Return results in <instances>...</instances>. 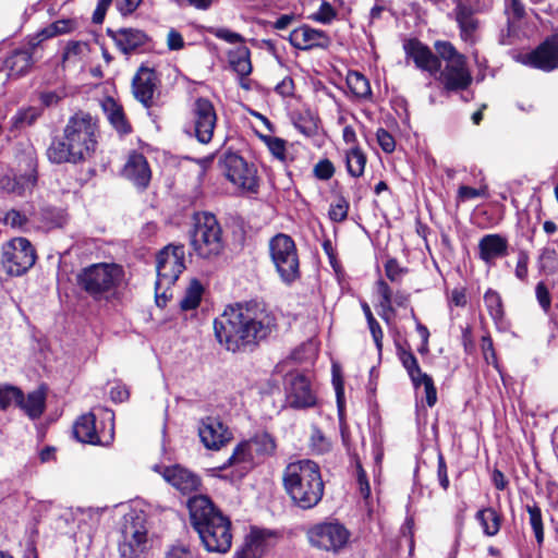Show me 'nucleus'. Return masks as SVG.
I'll return each instance as SVG.
<instances>
[{"mask_svg": "<svg viewBox=\"0 0 558 558\" xmlns=\"http://www.w3.org/2000/svg\"><path fill=\"white\" fill-rule=\"evenodd\" d=\"M337 16L336 10L329 2H323L319 9L313 14V20L323 24H329Z\"/></svg>", "mask_w": 558, "mask_h": 558, "instance_id": "6e6d98bb", "label": "nucleus"}, {"mask_svg": "<svg viewBox=\"0 0 558 558\" xmlns=\"http://www.w3.org/2000/svg\"><path fill=\"white\" fill-rule=\"evenodd\" d=\"M101 108L111 123V125L121 134H126L131 131L122 107L111 97H107L101 101Z\"/></svg>", "mask_w": 558, "mask_h": 558, "instance_id": "c85d7f7f", "label": "nucleus"}, {"mask_svg": "<svg viewBox=\"0 0 558 558\" xmlns=\"http://www.w3.org/2000/svg\"><path fill=\"white\" fill-rule=\"evenodd\" d=\"M36 253L25 238H14L2 246V266L10 276H21L35 264Z\"/></svg>", "mask_w": 558, "mask_h": 558, "instance_id": "ddd939ff", "label": "nucleus"}, {"mask_svg": "<svg viewBox=\"0 0 558 558\" xmlns=\"http://www.w3.org/2000/svg\"><path fill=\"white\" fill-rule=\"evenodd\" d=\"M191 245L194 253L202 258H213L221 254L225 247L222 230L214 215L204 214L197 218Z\"/></svg>", "mask_w": 558, "mask_h": 558, "instance_id": "1a4fd4ad", "label": "nucleus"}, {"mask_svg": "<svg viewBox=\"0 0 558 558\" xmlns=\"http://www.w3.org/2000/svg\"><path fill=\"white\" fill-rule=\"evenodd\" d=\"M434 48L440 60L446 62L445 68L438 72V80L442 83L445 89H465L472 82L465 56L458 52L454 46L446 40H437Z\"/></svg>", "mask_w": 558, "mask_h": 558, "instance_id": "39448f33", "label": "nucleus"}, {"mask_svg": "<svg viewBox=\"0 0 558 558\" xmlns=\"http://www.w3.org/2000/svg\"><path fill=\"white\" fill-rule=\"evenodd\" d=\"M69 96L68 88L60 86L53 90H44L39 94V100L45 107L58 105L62 99Z\"/></svg>", "mask_w": 558, "mask_h": 558, "instance_id": "09e8293b", "label": "nucleus"}, {"mask_svg": "<svg viewBox=\"0 0 558 558\" xmlns=\"http://www.w3.org/2000/svg\"><path fill=\"white\" fill-rule=\"evenodd\" d=\"M204 294V287L197 279H192L180 301L182 311H192L198 307Z\"/></svg>", "mask_w": 558, "mask_h": 558, "instance_id": "c9c22d12", "label": "nucleus"}, {"mask_svg": "<svg viewBox=\"0 0 558 558\" xmlns=\"http://www.w3.org/2000/svg\"><path fill=\"white\" fill-rule=\"evenodd\" d=\"M121 174L140 190H145L151 179V170L146 157L137 151L128 155Z\"/></svg>", "mask_w": 558, "mask_h": 558, "instance_id": "6ab92c4d", "label": "nucleus"}, {"mask_svg": "<svg viewBox=\"0 0 558 558\" xmlns=\"http://www.w3.org/2000/svg\"><path fill=\"white\" fill-rule=\"evenodd\" d=\"M231 68L240 75L247 76L252 72L251 52L243 44L228 52Z\"/></svg>", "mask_w": 558, "mask_h": 558, "instance_id": "7c9ffc66", "label": "nucleus"}, {"mask_svg": "<svg viewBox=\"0 0 558 558\" xmlns=\"http://www.w3.org/2000/svg\"><path fill=\"white\" fill-rule=\"evenodd\" d=\"M466 291L464 288H454L448 298L449 306L464 307L466 305Z\"/></svg>", "mask_w": 558, "mask_h": 558, "instance_id": "0e129e2a", "label": "nucleus"}, {"mask_svg": "<svg viewBox=\"0 0 558 558\" xmlns=\"http://www.w3.org/2000/svg\"><path fill=\"white\" fill-rule=\"evenodd\" d=\"M311 446L317 453H324L330 449V441L319 429H314L311 435Z\"/></svg>", "mask_w": 558, "mask_h": 558, "instance_id": "4d7b16f0", "label": "nucleus"}, {"mask_svg": "<svg viewBox=\"0 0 558 558\" xmlns=\"http://www.w3.org/2000/svg\"><path fill=\"white\" fill-rule=\"evenodd\" d=\"M10 76H21L28 72L33 65V58L28 51H14L5 61Z\"/></svg>", "mask_w": 558, "mask_h": 558, "instance_id": "473e14b6", "label": "nucleus"}, {"mask_svg": "<svg viewBox=\"0 0 558 558\" xmlns=\"http://www.w3.org/2000/svg\"><path fill=\"white\" fill-rule=\"evenodd\" d=\"M526 511L529 512V515H530V524L535 534V538L538 544H542L544 541V527H543L541 509L536 505H533V506L527 505Z\"/></svg>", "mask_w": 558, "mask_h": 558, "instance_id": "de8ad7c7", "label": "nucleus"}, {"mask_svg": "<svg viewBox=\"0 0 558 558\" xmlns=\"http://www.w3.org/2000/svg\"><path fill=\"white\" fill-rule=\"evenodd\" d=\"M535 296L543 312L548 314L551 307V296L544 281H541L536 284Z\"/></svg>", "mask_w": 558, "mask_h": 558, "instance_id": "3c124183", "label": "nucleus"}, {"mask_svg": "<svg viewBox=\"0 0 558 558\" xmlns=\"http://www.w3.org/2000/svg\"><path fill=\"white\" fill-rule=\"evenodd\" d=\"M210 34L214 35L216 38L221 39L228 44H244L245 39L244 37L235 33L229 28L226 27H215L210 28Z\"/></svg>", "mask_w": 558, "mask_h": 558, "instance_id": "8fccbe9b", "label": "nucleus"}, {"mask_svg": "<svg viewBox=\"0 0 558 558\" xmlns=\"http://www.w3.org/2000/svg\"><path fill=\"white\" fill-rule=\"evenodd\" d=\"M185 251L183 245H168L159 252L156 260V300L166 301L167 291L178 280L185 268Z\"/></svg>", "mask_w": 558, "mask_h": 558, "instance_id": "6e6552de", "label": "nucleus"}, {"mask_svg": "<svg viewBox=\"0 0 558 558\" xmlns=\"http://www.w3.org/2000/svg\"><path fill=\"white\" fill-rule=\"evenodd\" d=\"M347 85L357 98H367L372 94L368 80L360 72L349 71L347 74Z\"/></svg>", "mask_w": 558, "mask_h": 558, "instance_id": "4c0bfd02", "label": "nucleus"}, {"mask_svg": "<svg viewBox=\"0 0 558 558\" xmlns=\"http://www.w3.org/2000/svg\"><path fill=\"white\" fill-rule=\"evenodd\" d=\"M20 397V389L11 386L0 387V408L4 409L12 403H16Z\"/></svg>", "mask_w": 558, "mask_h": 558, "instance_id": "bf43d9fd", "label": "nucleus"}, {"mask_svg": "<svg viewBox=\"0 0 558 558\" xmlns=\"http://www.w3.org/2000/svg\"><path fill=\"white\" fill-rule=\"evenodd\" d=\"M215 336L228 351L239 352L258 344L276 329L275 315L257 303L228 306L215 319Z\"/></svg>", "mask_w": 558, "mask_h": 558, "instance_id": "f257e3e1", "label": "nucleus"}, {"mask_svg": "<svg viewBox=\"0 0 558 558\" xmlns=\"http://www.w3.org/2000/svg\"><path fill=\"white\" fill-rule=\"evenodd\" d=\"M256 458L253 448L248 440L240 442L233 450V453L228 459V464L233 465L236 463L253 462Z\"/></svg>", "mask_w": 558, "mask_h": 558, "instance_id": "a18cd8bd", "label": "nucleus"}, {"mask_svg": "<svg viewBox=\"0 0 558 558\" xmlns=\"http://www.w3.org/2000/svg\"><path fill=\"white\" fill-rule=\"evenodd\" d=\"M193 131L197 141L208 144L217 124V113L214 105L206 98L195 100L192 109Z\"/></svg>", "mask_w": 558, "mask_h": 558, "instance_id": "dca6fc26", "label": "nucleus"}, {"mask_svg": "<svg viewBox=\"0 0 558 558\" xmlns=\"http://www.w3.org/2000/svg\"><path fill=\"white\" fill-rule=\"evenodd\" d=\"M282 485L293 505L303 510L316 507L324 496L320 468L310 459L289 462L282 471Z\"/></svg>", "mask_w": 558, "mask_h": 558, "instance_id": "20e7f679", "label": "nucleus"}, {"mask_svg": "<svg viewBox=\"0 0 558 558\" xmlns=\"http://www.w3.org/2000/svg\"><path fill=\"white\" fill-rule=\"evenodd\" d=\"M537 263L542 274L548 276L558 272V250L549 246L544 247Z\"/></svg>", "mask_w": 558, "mask_h": 558, "instance_id": "ea45409f", "label": "nucleus"}, {"mask_svg": "<svg viewBox=\"0 0 558 558\" xmlns=\"http://www.w3.org/2000/svg\"><path fill=\"white\" fill-rule=\"evenodd\" d=\"M123 279V269L117 264H94L78 275L81 287L95 299L113 292Z\"/></svg>", "mask_w": 558, "mask_h": 558, "instance_id": "423d86ee", "label": "nucleus"}, {"mask_svg": "<svg viewBox=\"0 0 558 558\" xmlns=\"http://www.w3.org/2000/svg\"><path fill=\"white\" fill-rule=\"evenodd\" d=\"M290 44L300 50H310L314 48H327L331 40L330 37L320 29L302 25L293 29L289 35Z\"/></svg>", "mask_w": 558, "mask_h": 558, "instance_id": "412c9836", "label": "nucleus"}, {"mask_svg": "<svg viewBox=\"0 0 558 558\" xmlns=\"http://www.w3.org/2000/svg\"><path fill=\"white\" fill-rule=\"evenodd\" d=\"M366 155L360 146H352L345 151V165L348 173L353 178L363 175L366 166Z\"/></svg>", "mask_w": 558, "mask_h": 558, "instance_id": "f704fd0d", "label": "nucleus"}, {"mask_svg": "<svg viewBox=\"0 0 558 558\" xmlns=\"http://www.w3.org/2000/svg\"><path fill=\"white\" fill-rule=\"evenodd\" d=\"M162 476L169 484L184 494L197 490L201 485V480L196 474L180 465L165 468Z\"/></svg>", "mask_w": 558, "mask_h": 558, "instance_id": "4be33fe9", "label": "nucleus"}, {"mask_svg": "<svg viewBox=\"0 0 558 558\" xmlns=\"http://www.w3.org/2000/svg\"><path fill=\"white\" fill-rule=\"evenodd\" d=\"M73 20H59L44 28L40 33L44 39L51 38L58 35L70 33L75 28Z\"/></svg>", "mask_w": 558, "mask_h": 558, "instance_id": "49530a36", "label": "nucleus"}, {"mask_svg": "<svg viewBox=\"0 0 558 558\" xmlns=\"http://www.w3.org/2000/svg\"><path fill=\"white\" fill-rule=\"evenodd\" d=\"M147 547L146 515L132 510L123 517L119 551L122 558H142Z\"/></svg>", "mask_w": 558, "mask_h": 558, "instance_id": "9d476101", "label": "nucleus"}, {"mask_svg": "<svg viewBox=\"0 0 558 558\" xmlns=\"http://www.w3.org/2000/svg\"><path fill=\"white\" fill-rule=\"evenodd\" d=\"M403 49L405 56L412 59L418 69L426 71L432 75L439 72L441 66L440 57L438 54H434L432 50L420 40L414 38L405 40Z\"/></svg>", "mask_w": 558, "mask_h": 558, "instance_id": "aec40b11", "label": "nucleus"}, {"mask_svg": "<svg viewBox=\"0 0 558 558\" xmlns=\"http://www.w3.org/2000/svg\"><path fill=\"white\" fill-rule=\"evenodd\" d=\"M421 385L424 386L426 403L428 407H434L437 402V391L434 386V381L429 375L424 376L421 379Z\"/></svg>", "mask_w": 558, "mask_h": 558, "instance_id": "680f3d73", "label": "nucleus"}, {"mask_svg": "<svg viewBox=\"0 0 558 558\" xmlns=\"http://www.w3.org/2000/svg\"><path fill=\"white\" fill-rule=\"evenodd\" d=\"M226 178L236 187L246 192H256L258 187L257 171L235 153H226L221 160Z\"/></svg>", "mask_w": 558, "mask_h": 558, "instance_id": "4468645a", "label": "nucleus"}, {"mask_svg": "<svg viewBox=\"0 0 558 558\" xmlns=\"http://www.w3.org/2000/svg\"><path fill=\"white\" fill-rule=\"evenodd\" d=\"M112 38L124 53H129L146 41V35L140 29L121 28L113 33Z\"/></svg>", "mask_w": 558, "mask_h": 558, "instance_id": "cd10ccee", "label": "nucleus"}, {"mask_svg": "<svg viewBox=\"0 0 558 558\" xmlns=\"http://www.w3.org/2000/svg\"><path fill=\"white\" fill-rule=\"evenodd\" d=\"M481 347H482V351H483L485 360L488 363L492 362L495 365V367H497V359H496V353L494 350V344H493L492 338L489 336H484L482 338Z\"/></svg>", "mask_w": 558, "mask_h": 558, "instance_id": "69168bd1", "label": "nucleus"}, {"mask_svg": "<svg viewBox=\"0 0 558 558\" xmlns=\"http://www.w3.org/2000/svg\"><path fill=\"white\" fill-rule=\"evenodd\" d=\"M456 20L460 26L462 39L471 40L477 28V21L473 17L472 10L459 2L456 8Z\"/></svg>", "mask_w": 558, "mask_h": 558, "instance_id": "2f4dec72", "label": "nucleus"}, {"mask_svg": "<svg viewBox=\"0 0 558 558\" xmlns=\"http://www.w3.org/2000/svg\"><path fill=\"white\" fill-rule=\"evenodd\" d=\"M318 180L327 181L335 174V167L329 159L319 160L313 169Z\"/></svg>", "mask_w": 558, "mask_h": 558, "instance_id": "5fc2aeb1", "label": "nucleus"}, {"mask_svg": "<svg viewBox=\"0 0 558 558\" xmlns=\"http://www.w3.org/2000/svg\"><path fill=\"white\" fill-rule=\"evenodd\" d=\"M167 46L170 50H180L184 47V39L177 29L171 28L168 32Z\"/></svg>", "mask_w": 558, "mask_h": 558, "instance_id": "338daca9", "label": "nucleus"}, {"mask_svg": "<svg viewBox=\"0 0 558 558\" xmlns=\"http://www.w3.org/2000/svg\"><path fill=\"white\" fill-rule=\"evenodd\" d=\"M508 252V241L500 234H486L478 242L480 258L486 264L504 257Z\"/></svg>", "mask_w": 558, "mask_h": 558, "instance_id": "5701e85b", "label": "nucleus"}, {"mask_svg": "<svg viewBox=\"0 0 558 558\" xmlns=\"http://www.w3.org/2000/svg\"><path fill=\"white\" fill-rule=\"evenodd\" d=\"M385 272L389 280L399 281L405 274V269L402 268L396 259L390 258L385 264Z\"/></svg>", "mask_w": 558, "mask_h": 558, "instance_id": "052dcab7", "label": "nucleus"}, {"mask_svg": "<svg viewBox=\"0 0 558 558\" xmlns=\"http://www.w3.org/2000/svg\"><path fill=\"white\" fill-rule=\"evenodd\" d=\"M190 519L204 547L213 553H227L232 544L231 521L205 495L192 497L187 504Z\"/></svg>", "mask_w": 558, "mask_h": 558, "instance_id": "7ed1b4c3", "label": "nucleus"}, {"mask_svg": "<svg viewBox=\"0 0 558 558\" xmlns=\"http://www.w3.org/2000/svg\"><path fill=\"white\" fill-rule=\"evenodd\" d=\"M29 418H38L46 408V389L39 387L29 392L26 397L20 390V397L15 403Z\"/></svg>", "mask_w": 558, "mask_h": 558, "instance_id": "393cba45", "label": "nucleus"}, {"mask_svg": "<svg viewBox=\"0 0 558 558\" xmlns=\"http://www.w3.org/2000/svg\"><path fill=\"white\" fill-rule=\"evenodd\" d=\"M36 182L37 175L35 169H32L28 173L19 177L5 174L0 178V190L5 193L22 196L26 192L32 191Z\"/></svg>", "mask_w": 558, "mask_h": 558, "instance_id": "b1692460", "label": "nucleus"}, {"mask_svg": "<svg viewBox=\"0 0 558 558\" xmlns=\"http://www.w3.org/2000/svg\"><path fill=\"white\" fill-rule=\"evenodd\" d=\"M269 534L262 530H252L246 536L245 543L240 551H238V558H260L267 547V537Z\"/></svg>", "mask_w": 558, "mask_h": 558, "instance_id": "bb28decb", "label": "nucleus"}, {"mask_svg": "<svg viewBox=\"0 0 558 558\" xmlns=\"http://www.w3.org/2000/svg\"><path fill=\"white\" fill-rule=\"evenodd\" d=\"M377 291L381 296L379 306H380V317L389 324L395 315V310L392 306V295L391 290L388 284L384 280H379L377 282Z\"/></svg>", "mask_w": 558, "mask_h": 558, "instance_id": "58836bf2", "label": "nucleus"}, {"mask_svg": "<svg viewBox=\"0 0 558 558\" xmlns=\"http://www.w3.org/2000/svg\"><path fill=\"white\" fill-rule=\"evenodd\" d=\"M376 138H377L378 145L385 153L391 154L395 150L396 141H395L393 136L385 129L377 130Z\"/></svg>", "mask_w": 558, "mask_h": 558, "instance_id": "13d9d810", "label": "nucleus"}, {"mask_svg": "<svg viewBox=\"0 0 558 558\" xmlns=\"http://www.w3.org/2000/svg\"><path fill=\"white\" fill-rule=\"evenodd\" d=\"M89 51L88 44L85 41H70L63 51L62 62L76 63L84 58Z\"/></svg>", "mask_w": 558, "mask_h": 558, "instance_id": "37998d69", "label": "nucleus"}, {"mask_svg": "<svg viewBox=\"0 0 558 558\" xmlns=\"http://www.w3.org/2000/svg\"><path fill=\"white\" fill-rule=\"evenodd\" d=\"M476 520L482 525L485 535L495 536L498 534L501 526V517L494 508L478 510Z\"/></svg>", "mask_w": 558, "mask_h": 558, "instance_id": "72a5a7b5", "label": "nucleus"}, {"mask_svg": "<svg viewBox=\"0 0 558 558\" xmlns=\"http://www.w3.org/2000/svg\"><path fill=\"white\" fill-rule=\"evenodd\" d=\"M306 538L316 549L339 554L349 545L351 532L339 521L329 520L312 525Z\"/></svg>", "mask_w": 558, "mask_h": 558, "instance_id": "9b49d317", "label": "nucleus"}, {"mask_svg": "<svg viewBox=\"0 0 558 558\" xmlns=\"http://www.w3.org/2000/svg\"><path fill=\"white\" fill-rule=\"evenodd\" d=\"M98 426L94 413H87L77 418L74 425V435L81 442L108 446L113 441V413L106 410Z\"/></svg>", "mask_w": 558, "mask_h": 558, "instance_id": "f8f14e48", "label": "nucleus"}, {"mask_svg": "<svg viewBox=\"0 0 558 558\" xmlns=\"http://www.w3.org/2000/svg\"><path fill=\"white\" fill-rule=\"evenodd\" d=\"M349 203L339 197L333 204L330 205L329 217L332 221H343L348 216Z\"/></svg>", "mask_w": 558, "mask_h": 558, "instance_id": "603ef678", "label": "nucleus"}, {"mask_svg": "<svg viewBox=\"0 0 558 558\" xmlns=\"http://www.w3.org/2000/svg\"><path fill=\"white\" fill-rule=\"evenodd\" d=\"M41 111L35 107L21 108L10 120L11 130H20L33 124Z\"/></svg>", "mask_w": 558, "mask_h": 558, "instance_id": "79ce46f5", "label": "nucleus"}, {"mask_svg": "<svg viewBox=\"0 0 558 558\" xmlns=\"http://www.w3.org/2000/svg\"><path fill=\"white\" fill-rule=\"evenodd\" d=\"M198 436L208 450L218 451L232 440L231 430L218 418L205 417L198 425Z\"/></svg>", "mask_w": 558, "mask_h": 558, "instance_id": "f3484780", "label": "nucleus"}, {"mask_svg": "<svg viewBox=\"0 0 558 558\" xmlns=\"http://www.w3.org/2000/svg\"><path fill=\"white\" fill-rule=\"evenodd\" d=\"M248 441L256 457L271 456L276 451V441L267 433L257 434Z\"/></svg>", "mask_w": 558, "mask_h": 558, "instance_id": "a19ab883", "label": "nucleus"}, {"mask_svg": "<svg viewBox=\"0 0 558 558\" xmlns=\"http://www.w3.org/2000/svg\"><path fill=\"white\" fill-rule=\"evenodd\" d=\"M132 86L135 98L149 107L155 89L153 71L142 68L134 76Z\"/></svg>", "mask_w": 558, "mask_h": 558, "instance_id": "a878e982", "label": "nucleus"}, {"mask_svg": "<svg viewBox=\"0 0 558 558\" xmlns=\"http://www.w3.org/2000/svg\"><path fill=\"white\" fill-rule=\"evenodd\" d=\"M286 402L293 409H306L317 405L316 391L305 375L291 374L287 378Z\"/></svg>", "mask_w": 558, "mask_h": 558, "instance_id": "2eb2a0df", "label": "nucleus"}, {"mask_svg": "<svg viewBox=\"0 0 558 558\" xmlns=\"http://www.w3.org/2000/svg\"><path fill=\"white\" fill-rule=\"evenodd\" d=\"M165 558H193V555L184 546H173L166 553Z\"/></svg>", "mask_w": 558, "mask_h": 558, "instance_id": "774afa93", "label": "nucleus"}, {"mask_svg": "<svg viewBox=\"0 0 558 558\" xmlns=\"http://www.w3.org/2000/svg\"><path fill=\"white\" fill-rule=\"evenodd\" d=\"M521 61L543 71L558 68V33L548 37L534 51L522 56Z\"/></svg>", "mask_w": 558, "mask_h": 558, "instance_id": "a211bd4d", "label": "nucleus"}, {"mask_svg": "<svg viewBox=\"0 0 558 558\" xmlns=\"http://www.w3.org/2000/svg\"><path fill=\"white\" fill-rule=\"evenodd\" d=\"M269 255L280 279L291 284L300 278V260L293 239L278 233L269 241Z\"/></svg>", "mask_w": 558, "mask_h": 558, "instance_id": "0eeeda50", "label": "nucleus"}, {"mask_svg": "<svg viewBox=\"0 0 558 558\" xmlns=\"http://www.w3.org/2000/svg\"><path fill=\"white\" fill-rule=\"evenodd\" d=\"M486 194H487L486 186L475 189V187H471V186H466V185H461L458 190L457 198L459 202H466V201H470L473 198L484 197V196H486Z\"/></svg>", "mask_w": 558, "mask_h": 558, "instance_id": "864d4df0", "label": "nucleus"}, {"mask_svg": "<svg viewBox=\"0 0 558 558\" xmlns=\"http://www.w3.org/2000/svg\"><path fill=\"white\" fill-rule=\"evenodd\" d=\"M26 221V216L15 209L7 211L3 217V222L12 228H22Z\"/></svg>", "mask_w": 558, "mask_h": 558, "instance_id": "e2e57ef3", "label": "nucleus"}, {"mask_svg": "<svg viewBox=\"0 0 558 558\" xmlns=\"http://www.w3.org/2000/svg\"><path fill=\"white\" fill-rule=\"evenodd\" d=\"M97 123L87 113H76L68 122L62 140H54L47 156L54 163L80 162L89 158L97 146Z\"/></svg>", "mask_w": 558, "mask_h": 558, "instance_id": "f03ea898", "label": "nucleus"}, {"mask_svg": "<svg viewBox=\"0 0 558 558\" xmlns=\"http://www.w3.org/2000/svg\"><path fill=\"white\" fill-rule=\"evenodd\" d=\"M399 360L401 361L403 367L407 369L409 377L412 380V384L414 387L421 386V379L424 376H427V374L423 373L417 359L414 356V354L410 351H407L404 349L399 350Z\"/></svg>", "mask_w": 558, "mask_h": 558, "instance_id": "e433bc0d", "label": "nucleus"}, {"mask_svg": "<svg viewBox=\"0 0 558 558\" xmlns=\"http://www.w3.org/2000/svg\"><path fill=\"white\" fill-rule=\"evenodd\" d=\"M484 302L488 310L490 317L495 322H499L504 318V307L501 296L498 292L489 289L484 294Z\"/></svg>", "mask_w": 558, "mask_h": 558, "instance_id": "c03bdc74", "label": "nucleus"}, {"mask_svg": "<svg viewBox=\"0 0 558 558\" xmlns=\"http://www.w3.org/2000/svg\"><path fill=\"white\" fill-rule=\"evenodd\" d=\"M262 138L270 154L283 166L288 167L294 161L293 147L292 145L288 146L284 140L277 136H263Z\"/></svg>", "mask_w": 558, "mask_h": 558, "instance_id": "c756f323", "label": "nucleus"}]
</instances>
